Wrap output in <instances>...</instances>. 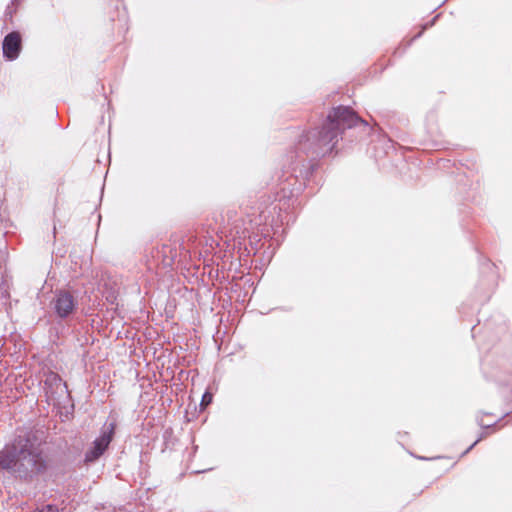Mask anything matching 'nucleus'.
Segmentation results:
<instances>
[{
  "instance_id": "obj_1",
  "label": "nucleus",
  "mask_w": 512,
  "mask_h": 512,
  "mask_svg": "<svg viewBox=\"0 0 512 512\" xmlns=\"http://www.w3.org/2000/svg\"><path fill=\"white\" fill-rule=\"evenodd\" d=\"M0 467L26 477L44 472L47 460L39 445L19 436L0 451Z\"/></svg>"
},
{
  "instance_id": "obj_2",
  "label": "nucleus",
  "mask_w": 512,
  "mask_h": 512,
  "mask_svg": "<svg viewBox=\"0 0 512 512\" xmlns=\"http://www.w3.org/2000/svg\"><path fill=\"white\" fill-rule=\"evenodd\" d=\"M359 121L360 118L351 109L341 106L333 108L317 131L316 144L332 150L345 129L355 126Z\"/></svg>"
},
{
  "instance_id": "obj_3",
  "label": "nucleus",
  "mask_w": 512,
  "mask_h": 512,
  "mask_svg": "<svg viewBox=\"0 0 512 512\" xmlns=\"http://www.w3.org/2000/svg\"><path fill=\"white\" fill-rule=\"evenodd\" d=\"M116 429V423L111 422L109 424H104L101 435L96 438L86 453H85V462L91 463L100 458L104 452L109 447L111 441L113 440Z\"/></svg>"
},
{
  "instance_id": "obj_4",
  "label": "nucleus",
  "mask_w": 512,
  "mask_h": 512,
  "mask_svg": "<svg viewBox=\"0 0 512 512\" xmlns=\"http://www.w3.org/2000/svg\"><path fill=\"white\" fill-rule=\"evenodd\" d=\"M22 50V36L18 31L8 33L2 43L3 56L8 61L16 60Z\"/></svg>"
},
{
  "instance_id": "obj_5",
  "label": "nucleus",
  "mask_w": 512,
  "mask_h": 512,
  "mask_svg": "<svg viewBox=\"0 0 512 512\" xmlns=\"http://www.w3.org/2000/svg\"><path fill=\"white\" fill-rule=\"evenodd\" d=\"M75 306L76 300L74 296L67 291H60L54 300L55 311L61 318L70 315L74 311Z\"/></svg>"
},
{
  "instance_id": "obj_6",
  "label": "nucleus",
  "mask_w": 512,
  "mask_h": 512,
  "mask_svg": "<svg viewBox=\"0 0 512 512\" xmlns=\"http://www.w3.org/2000/svg\"><path fill=\"white\" fill-rule=\"evenodd\" d=\"M212 399H213V395L210 392H205L204 395L202 396V400H201V404H200L201 407L206 408L212 402Z\"/></svg>"
},
{
  "instance_id": "obj_7",
  "label": "nucleus",
  "mask_w": 512,
  "mask_h": 512,
  "mask_svg": "<svg viewBox=\"0 0 512 512\" xmlns=\"http://www.w3.org/2000/svg\"><path fill=\"white\" fill-rule=\"evenodd\" d=\"M34 512H59L58 508L55 506L48 505L42 510H36Z\"/></svg>"
},
{
  "instance_id": "obj_8",
  "label": "nucleus",
  "mask_w": 512,
  "mask_h": 512,
  "mask_svg": "<svg viewBox=\"0 0 512 512\" xmlns=\"http://www.w3.org/2000/svg\"><path fill=\"white\" fill-rule=\"evenodd\" d=\"M48 381H51V382H60V381H61V379H60V377H59L57 374H55V373H50V374H49V377L46 379V381H45V382H48Z\"/></svg>"
}]
</instances>
